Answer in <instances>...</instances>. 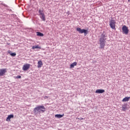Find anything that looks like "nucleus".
<instances>
[{
    "label": "nucleus",
    "mask_w": 130,
    "mask_h": 130,
    "mask_svg": "<svg viewBox=\"0 0 130 130\" xmlns=\"http://www.w3.org/2000/svg\"><path fill=\"white\" fill-rule=\"evenodd\" d=\"M107 39V34H106V33L105 32L102 34L99 39L100 48H101V49H104Z\"/></svg>",
    "instance_id": "obj_1"
},
{
    "label": "nucleus",
    "mask_w": 130,
    "mask_h": 130,
    "mask_svg": "<svg viewBox=\"0 0 130 130\" xmlns=\"http://www.w3.org/2000/svg\"><path fill=\"white\" fill-rule=\"evenodd\" d=\"M34 112L35 114H40V113H43L45 112V107L44 106H37L34 109Z\"/></svg>",
    "instance_id": "obj_2"
},
{
    "label": "nucleus",
    "mask_w": 130,
    "mask_h": 130,
    "mask_svg": "<svg viewBox=\"0 0 130 130\" xmlns=\"http://www.w3.org/2000/svg\"><path fill=\"white\" fill-rule=\"evenodd\" d=\"M76 30L80 34H83V33H84L85 36L87 35L88 34V30L85 29H81L80 27H77L76 28Z\"/></svg>",
    "instance_id": "obj_3"
},
{
    "label": "nucleus",
    "mask_w": 130,
    "mask_h": 130,
    "mask_svg": "<svg viewBox=\"0 0 130 130\" xmlns=\"http://www.w3.org/2000/svg\"><path fill=\"white\" fill-rule=\"evenodd\" d=\"M39 16L42 19V21H44V22H45V20L46 19L45 18V14H44V13H43V11H41V10H39Z\"/></svg>",
    "instance_id": "obj_4"
},
{
    "label": "nucleus",
    "mask_w": 130,
    "mask_h": 130,
    "mask_svg": "<svg viewBox=\"0 0 130 130\" xmlns=\"http://www.w3.org/2000/svg\"><path fill=\"white\" fill-rule=\"evenodd\" d=\"M122 30L123 34H125L126 35L128 34L129 30L126 26L123 25L122 27Z\"/></svg>",
    "instance_id": "obj_5"
},
{
    "label": "nucleus",
    "mask_w": 130,
    "mask_h": 130,
    "mask_svg": "<svg viewBox=\"0 0 130 130\" xmlns=\"http://www.w3.org/2000/svg\"><path fill=\"white\" fill-rule=\"evenodd\" d=\"M116 22H115V20H111L110 21V26L113 30H115V24Z\"/></svg>",
    "instance_id": "obj_6"
},
{
    "label": "nucleus",
    "mask_w": 130,
    "mask_h": 130,
    "mask_svg": "<svg viewBox=\"0 0 130 130\" xmlns=\"http://www.w3.org/2000/svg\"><path fill=\"white\" fill-rule=\"evenodd\" d=\"M30 69V64L29 63H26L24 65H23L22 67V70L23 71H28Z\"/></svg>",
    "instance_id": "obj_7"
},
{
    "label": "nucleus",
    "mask_w": 130,
    "mask_h": 130,
    "mask_svg": "<svg viewBox=\"0 0 130 130\" xmlns=\"http://www.w3.org/2000/svg\"><path fill=\"white\" fill-rule=\"evenodd\" d=\"M7 69H0V76H3L7 73Z\"/></svg>",
    "instance_id": "obj_8"
},
{
    "label": "nucleus",
    "mask_w": 130,
    "mask_h": 130,
    "mask_svg": "<svg viewBox=\"0 0 130 130\" xmlns=\"http://www.w3.org/2000/svg\"><path fill=\"white\" fill-rule=\"evenodd\" d=\"M11 118H14V115L11 114L8 115L6 119V121H11Z\"/></svg>",
    "instance_id": "obj_9"
},
{
    "label": "nucleus",
    "mask_w": 130,
    "mask_h": 130,
    "mask_svg": "<svg viewBox=\"0 0 130 130\" xmlns=\"http://www.w3.org/2000/svg\"><path fill=\"white\" fill-rule=\"evenodd\" d=\"M105 92V90L104 89H96L95 91V93H99V94H102Z\"/></svg>",
    "instance_id": "obj_10"
},
{
    "label": "nucleus",
    "mask_w": 130,
    "mask_h": 130,
    "mask_svg": "<svg viewBox=\"0 0 130 130\" xmlns=\"http://www.w3.org/2000/svg\"><path fill=\"white\" fill-rule=\"evenodd\" d=\"M43 66V63H42V60H40L38 62V69H40Z\"/></svg>",
    "instance_id": "obj_11"
},
{
    "label": "nucleus",
    "mask_w": 130,
    "mask_h": 130,
    "mask_svg": "<svg viewBox=\"0 0 130 130\" xmlns=\"http://www.w3.org/2000/svg\"><path fill=\"white\" fill-rule=\"evenodd\" d=\"M129 99L130 98L128 96H126L122 100V102H127L128 101H129Z\"/></svg>",
    "instance_id": "obj_12"
},
{
    "label": "nucleus",
    "mask_w": 130,
    "mask_h": 130,
    "mask_svg": "<svg viewBox=\"0 0 130 130\" xmlns=\"http://www.w3.org/2000/svg\"><path fill=\"white\" fill-rule=\"evenodd\" d=\"M64 114H56L55 115V117H56L57 118H61V117H63Z\"/></svg>",
    "instance_id": "obj_13"
},
{
    "label": "nucleus",
    "mask_w": 130,
    "mask_h": 130,
    "mask_svg": "<svg viewBox=\"0 0 130 130\" xmlns=\"http://www.w3.org/2000/svg\"><path fill=\"white\" fill-rule=\"evenodd\" d=\"M76 66H77V62H74L70 65V68L71 69H73V68L76 67Z\"/></svg>",
    "instance_id": "obj_14"
},
{
    "label": "nucleus",
    "mask_w": 130,
    "mask_h": 130,
    "mask_svg": "<svg viewBox=\"0 0 130 130\" xmlns=\"http://www.w3.org/2000/svg\"><path fill=\"white\" fill-rule=\"evenodd\" d=\"M37 36H40V37H43V36H44V35L41 32H37Z\"/></svg>",
    "instance_id": "obj_15"
},
{
    "label": "nucleus",
    "mask_w": 130,
    "mask_h": 130,
    "mask_svg": "<svg viewBox=\"0 0 130 130\" xmlns=\"http://www.w3.org/2000/svg\"><path fill=\"white\" fill-rule=\"evenodd\" d=\"M36 48H39V49H41V47L39 45L33 46L32 49H35Z\"/></svg>",
    "instance_id": "obj_16"
},
{
    "label": "nucleus",
    "mask_w": 130,
    "mask_h": 130,
    "mask_svg": "<svg viewBox=\"0 0 130 130\" xmlns=\"http://www.w3.org/2000/svg\"><path fill=\"white\" fill-rule=\"evenodd\" d=\"M10 55H11V56H16V53H11Z\"/></svg>",
    "instance_id": "obj_17"
},
{
    "label": "nucleus",
    "mask_w": 130,
    "mask_h": 130,
    "mask_svg": "<svg viewBox=\"0 0 130 130\" xmlns=\"http://www.w3.org/2000/svg\"><path fill=\"white\" fill-rule=\"evenodd\" d=\"M122 109L123 111H125V110H126V107H122Z\"/></svg>",
    "instance_id": "obj_18"
},
{
    "label": "nucleus",
    "mask_w": 130,
    "mask_h": 130,
    "mask_svg": "<svg viewBox=\"0 0 130 130\" xmlns=\"http://www.w3.org/2000/svg\"><path fill=\"white\" fill-rule=\"evenodd\" d=\"M16 78H17L18 79H21V76L18 75L16 77Z\"/></svg>",
    "instance_id": "obj_19"
},
{
    "label": "nucleus",
    "mask_w": 130,
    "mask_h": 130,
    "mask_svg": "<svg viewBox=\"0 0 130 130\" xmlns=\"http://www.w3.org/2000/svg\"><path fill=\"white\" fill-rule=\"evenodd\" d=\"M78 119L80 120H83L84 118L80 117V118H78Z\"/></svg>",
    "instance_id": "obj_20"
},
{
    "label": "nucleus",
    "mask_w": 130,
    "mask_h": 130,
    "mask_svg": "<svg viewBox=\"0 0 130 130\" xmlns=\"http://www.w3.org/2000/svg\"><path fill=\"white\" fill-rule=\"evenodd\" d=\"M8 53H9V54H10V55H11V53H12V51L9 50V51H8Z\"/></svg>",
    "instance_id": "obj_21"
},
{
    "label": "nucleus",
    "mask_w": 130,
    "mask_h": 130,
    "mask_svg": "<svg viewBox=\"0 0 130 130\" xmlns=\"http://www.w3.org/2000/svg\"><path fill=\"white\" fill-rule=\"evenodd\" d=\"M45 98H48V97H47V96H45Z\"/></svg>",
    "instance_id": "obj_22"
},
{
    "label": "nucleus",
    "mask_w": 130,
    "mask_h": 130,
    "mask_svg": "<svg viewBox=\"0 0 130 130\" xmlns=\"http://www.w3.org/2000/svg\"><path fill=\"white\" fill-rule=\"evenodd\" d=\"M128 2H130V0H128Z\"/></svg>",
    "instance_id": "obj_23"
}]
</instances>
